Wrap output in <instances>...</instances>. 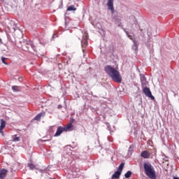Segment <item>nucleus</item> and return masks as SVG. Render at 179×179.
Masks as SVG:
<instances>
[{
	"instance_id": "7",
	"label": "nucleus",
	"mask_w": 179,
	"mask_h": 179,
	"mask_svg": "<svg viewBox=\"0 0 179 179\" xmlns=\"http://www.w3.org/2000/svg\"><path fill=\"white\" fill-rule=\"evenodd\" d=\"M1 125H0V134H2V132H3V129L5 128V127H6V122H5V120H3V119H1Z\"/></svg>"
},
{
	"instance_id": "10",
	"label": "nucleus",
	"mask_w": 179,
	"mask_h": 179,
	"mask_svg": "<svg viewBox=\"0 0 179 179\" xmlns=\"http://www.w3.org/2000/svg\"><path fill=\"white\" fill-rule=\"evenodd\" d=\"M73 127V124H72V123H69L66 126L63 127L65 132H66L68 131H72Z\"/></svg>"
},
{
	"instance_id": "23",
	"label": "nucleus",
	"mask_w": 179,
	"mask_h": 179,
	"mask_svg": "<svg viewBox=\"0 0 179 179\" xmlns=\"http://www.w3.org/2000/svg\"><path fill=\"white\" fill-rule=\"evenodd\" d=\"M2 62H3V64H5V60L2 59Z\"/></svg>"
},
{
	"instance_id": "5",
	"label": "nucleus",
	"mask_w": 179,
	"mask_h": 179,
	"mask_svg": "<svg viewBox=\"0 0 179 179\" xmlns=\"http://www.w3.org/2000/svg\"><path fill=\"white\" fill-rule=\"evenodd\" d=\"M62 132H65V129H64V127H58L55 136H59Z\"/></svg>"
},
{
	"instance_id": "13",
	"label": "nucleus",
	"mask_w": 179,
	"mask_h": 179,
	"mask_svg": "<svg viewBox=\"0 0 179 179\" xmlns=\"http://www.w3.org/2000/svg\"><path fill=\"white\" fill-rule=\"evenodd\" d=\"M124 166H125V163L122 162L120 165L119 166V168L117 169V171L122 173V170H124Z\"/></svg>"
},
{
	"instance_id": "12",
	"label": "nucleus",
	"mask_w": 179,
	"mask_h": 179,
	"mask_svg": "<svg viewBox=\"0 0 179 179\" xmlns=\"http://www.w3.org/2000/svg\"><path fill=\"white\" fill-rule=\"evenodd\" d=\"M82 47L86 48L87 47V36L81 41Z\"/></svg>"
},
{
	"instance_id": "25",
	"label": "nucleus",
	"mask_w": 179,
	"mask_h": 179,
	"mask_svg": "<svg viewBox=\"0 0 179 179\" xmlns=\"http://www.w3.org/2000/svg\"><path fill=\"white\" fill-rule=\"evenodd\" d=\"M136 47V44H135Z\"/></svg>"
},
{
	"instance_id": "17",
	"label": "nucleus",
	"mask_w": 179,
	"mask_h": 179,
	"mask_svg": "<svg viewBox=\"0 0 179 179\" xmlns=\"http://www.w3.org/2000/svg\"><path fill=\"white\" fill-rule=\"evenodd\" d=\"M28 167H29L30 170H34V169H36V166L33 164H29Z\"/></svg>"
},
{
	"instance_id": "24",
	"label": "nucleus",
	"mask_w": 179,
	"mask_h": 179,
	"mask_svg": "<svg viewBox=\"0 0 179 179\" xmlns=\"http://www.w3.org/2000/svg\"><path fill=\"white\" fill-rule=\"evenodd\" d=\"M136 47V44H135Z\"/></svg>"
},
{
	"instance_id": "14",
	"label": "nucleus",
	"mask_w": 179,
	"mask_h": 179,
	"mask_svg": "<svg viewBox=\"0 0 179 179\" xmlns=\"http://www.w3.org/2000/svg\"><path fill=\"white\" fill-rule=\"evenodd\" d=\"M131 176H132V172H131V171H128L124 174L125 178H129V177H131Z\"/></svg>"
},
{
	"instance_id": "15",
	"label": "nucleus",
	"mask_w": 179,
	"mask_h": 179,
	"mask_svg": "<svg viewBox=\"0 0 179 179\" xmlns=\"http://www.w3.org/2000/svg\"><path fill=\"white\" fill-rule=\"evenodd\" d=\"M67 10L69 12H71L72 10H76V8H75V6H70L67 8Z\"/></svg>"
},
{
	"instance_id": "8",
	"label": "nucleus",
	"mask_w": 179,
	"mask_h": 179,
	"mask_svg": "<svg viewBox=\"0 0 179 179\" xmlns=\"http://www.w3.org/2000/svg\"><path fill=\"white\" fill-rule=\"evenodd\" d=\"M6 174H8V170L2 169L0 171V178L3 179L6 177Z\"/></svg>"
},
{
	"instance_id": "3",
	"label": "nucleus",
	"mask_w": 179,
	"mask_h": 179,
	"mask_svg": "<svg viewBox=\"0 0 179 179\" xmlns=\"http://www.w3.org/2000/svg\"><path fill=\"white\" fill-rule=\"evenodd\" d=\"M143 92L147 97H149L151 100H155V96L152 95V92H150V89H149V87H144L143 89Z\"/></svg>"
},
{
	"instance_id": "22",
	"label": "nucleus",
	"mask_w": 179,
	"mask_h": 179,
	"mask_svg": "<svg viewBox=\"0 0 179 179\" xmlns=\"http://www.w3.org/2000/svg\"><path fill=\"white\" fill-rule=\"evenodd\" d=\"M0 43H2V39L0 38Z\"/></svg>"
},
{
	"instance_id": "4",
	"label": "nucleus",
	"mask_w": 179,
	"mask_h": 179,
	"mask_svg": "<svg viewBox=\"0 0 179 179\" xmlns=\"http://www.w3.org/2000/svg\"><path fill=\"white\" fill-rule=\"evenodd\" d=\"M108 9L114 13V0H108L107 3Z\"/></svg>"
},
{
	"instance_id": "2",
	"label": "nucleus",
	"mask_w": 179,
	"mask_h": 179,
	"mask_svg": "<svg viewBox=\"0 0 179 179\" xmlns=\"http://www.w3.org/2000/svg\"><path fill=\"white\" fill-rule=\"evenodd\" d=\"M144 171L147 177H149L150 179H157L155 168L150 163H144Z\"/></svg>"
},
{
	"instance_id": "20",
	"label": "nucleus",
	"mask_w": 179,
	"mask_h": 179,
	"mask_svg": "<svg viewBox=\"0 0 179 179\" xmlns=\"http://www.w3.org/2000/svg\"><path fill=\"white\" fill-rule=\"evenodd\" d=\"M124 31L127 34V36H128L129 38H130L131 40H132V38L131 37V35H129V33L128 31H127L125 29H124Z\"/></svg>"
},
{
	"instance_id": "11",
	"label": "nucleus",
	"mask_w": 179,
	"mask_h": 179,
	"mask_svg": "<svg viewBox=\"0 0 179 179\" xmlns=\"http://www.w3.org/2000/svg\"><path fill=\"white\" fill-rule=\"evenodd\" d=\"M120 176H121V172H120V171H117L113 173L111 179H118L120 178Z\"/></svg>"
},
{
	"instance_id": "18",
	"label": "nucleus",
	"mask_w": 179,
	"mask_h": 179,
	"mask_svg": "<svg viewBox=\"0 0 179 179\" xmlns=\"http://www.w3.org/2000/svg\"><path fill=\"white\" fill-rule=\"evenodd\" d=\"M12 89H13V92H19V87H17V86H13Z\"/></svg>"
},
{
	"instance_id": "19",
	"label": "nucleus",
	"mask_w": 179,
	"mask_h": 179,
	"mask_svg": "<svg viewBox=\"0 0 179 179\" xmlns=\"http://www.w3.org/2000/svg\"><path fill=\"white\" fill-rule=\"evenodd\" d=\"M13 141V142H19L20 141V137H14Z\"/></svg>"
},
{
	"instance_id": "16",
	"label": "nucleus",
	"mask_w": 179,
	"mask_h": 179,
	"mask_svg": "<svg viewBox=\"0 0 179 179\" xmlns=\"http://www.w3.org/2000/svg\"><path fill=\"white\" fill-rule=\"evenodd\" d=\"M141 80L142 85L143 86V85H145V82H146V78H145V76H142L141 77Z\"/></svg>"
},
{
	"instance_id": "21",
	"label": "nucleus",
	"mask_w": 179,
	"mask_h": 179,
	"mask_svg": "<svg viewBox=\"0 0 179 179\" xmlns=\"http://www.w3.org/2000/svg\"><path fill=\"white\" fill-rule=\"evenodd\" d=\"M173 179H179V178L174 177Z\"/></svg>"
},
{
	"instance_id": "6",
	"label": "nucleus",
	"mask_w": 179,
	"mask_h": 179,
	"mask_svg": "<svg viewBox=\"0 0 179 179\" xmlns=\"http://www.w3.org/2000/svg\"><path fill=\"white\" fill-rule=\"evenodd\" d=\"M141 156L143 159H149L150 157V152L148 150H144L141 152Z\"/></svg>"
},
{
	"instance_id": "9",
	"label": "nucleus",
	"mask_w": 179,
	"mask_h": 179,
	"mask_svg": "<svg viewBox=\"0 0 179 179\" xmlns=\"http://www.w3.org/2000/svg\"><path fill=\"white\" fill-rule=\"evenodd\" d=\"M41 117H45V112H43L41 113H38L35 117V121H40L41 120Z\"/></svg>"
},
{
	"instance_id": "1",
	"label": "nucleus",
	"mask_w": 179,
	"mask_h": 179,
	"mask_svg": "<svg viewBox=\"0 0 179 179\" xmlns=\"http://www.w3.org/2000/svg\"><path fill=\"white\" fill-rule=\"evenodd\" d=\"M105 71L114 82H117V83H121V82H122V78L121 77L120 71L111 67V66L105 67Z\"/></svg>"
}]
</instances>
